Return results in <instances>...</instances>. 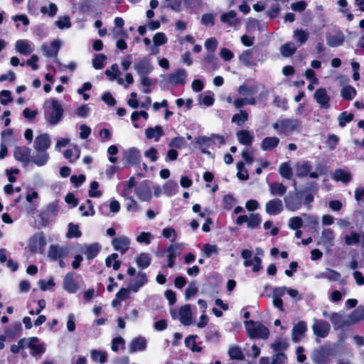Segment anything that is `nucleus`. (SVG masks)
I'll list each match as a JSON object with an SVG mask.
<instances>
[{"mask_svg": "<svg viewBox=\"0 0 364 364\" xmlns=\"http://www.w3.org/2000/svg\"><path fill=\"white\" fill-rule=\"evenodd\" d=\"M272 127L279 134L289 135L301 129V122L297 119H279Z\"/></svg>", "mask_w": 364, "mask_h": 364, "instance_id": "obj_1", "label": "nucleus"}, {"mask_svg": "<svg viewBox=\"0 0 364 364\" xmlns=\"http://www.w3.org/2000/svg\"><path fill=\"white\" fill-rule=\"evenodd\" d=\"M48 103L50 107L45 112V119L50 125L54 126L62 120L64 110L60 102L56 99L50 100Z\"/></svg>", "mask_w": 364, "mask_h": 364, "instance_id": "obj_2", "label": "nucleus"}, {"mask_svg": "<svg viewBox=\"0 0 364 364\" xmlns=\"http://www.w3.org/2000/svg\"><path fill=\"white\" fill-rule=\"evenodd\" d=\"M245 326L250 338L267 339L269 337L268 328L259 322L245 321Z\"/></svg>", "mask_w": 364, "mask_h": 364, "instance_id": "obj_3", "label": "nucleus"}, {"mask_svg": "<svg viewBox=\"0 0 364 364\" xmlns=\"http://www.w3.org/2000/svg\"><path fill=\"white\" fill-rule=\"evenodd\" d=\"M312 164L309 161L299 162L296 165V174L299 178H304L309 175L311 178H317L319 176L324 173L323 168L318 166L315 171H311Z\"/></svg>", "mask_w": 364, "mask_h": 364, "instance_id": "obj_4", "label": "nucleus"}, {"mask_svg": "<svg viewBox=\"0 0 364 364\" xmlns=\"http://www.w3.org/2000/svg\"><path fill=\"white\" fill-rule=\"evenodd\" d=\"M170 312L173 319L178 318L180 322L184 326H189L193 322V315L189 304L181 306L178 312L173 309H171Z\"/></svg>", "mask_w": 364, "mask_h": 364, "instance_id": "obj_5", "label": "nucleus"}, {"mask_svg": "<svg viewBox=\"0 0 364 364\" xmlns=\"http://www.w3.org/2000/svg\"><path fill=\"white\" fill-rule=\"evenodd\" d=\"M69 254V248L67 246L60 245H51L48 251V257L52 261L63 259Z\"/></svg>", "mask_w": 364, "mask_h": 364, "instance_id": "obj_6", "label": "nucleus"}, {"mask_svg": "<svg viewBox=\"0 0 364 364\" xmlns=\"http://www.w3.org/2000/svg\"><path fill=\"white\" fill-rule=\"evenodd\" d=\"M314 324L312 325V330L314 333L318 338H326L330 331V324L323 320L314 318Z\"/></svg>", "mask_w": 364, "mask_h": 364, "instance_id": "obj_7", "label": "nucleus"}, {"mask_svg": "<svg viewBox=\"0 0 364 364\" xmlns=\"http://www.w3.org/2000/svg\"><path fill=\"white\" fill-rule=\"evenodd\" d=\"M184 247L185 244L182 242L171 244L168 246L167 249V265L168 267H173L177 256L180 255Z\"/></svg>", "mask_w": 364, "mask_h": 364, "instance_id": "obj_8", "label": "nucleus"}, {"mask_svg": "<svg viewBox=\"0 0 364 364\" xmlns=\"http://www.w3.org/2000/svg\"><path fill=\"white\" fill-rule=\"evenodd\" d=\"M330 321L335 330H342L345 327L349 326L348 318L345 317L343 311L331 312Z\"/></svg>", "mask_w": 364, "mask_h": 364, "instance_id": "obj_9", "label": "nucleus"}, {"mask_svg": "<svg viewBox=\"0 0 364 364\" xmlns=\"http://www.w3.org/2000/svg\"><path fill=\"white\" fill-rule=\"evenodd\" d=\"M283 203L277 198L269 200L265 204V212L269 215H277L283 211Z\"/></svg>", "mask_w": 364, "mask_h": 364, "instance_id": "obj_10", "label": "nucleus"}, {"mask_svg": "<svg viewBox=\"0 0 364 364\" xmlns=\"http://www.w3.org/2000/svg\"><path fill=\"white\" fill-rule=\"evenodd\" d=\"M46 245V240L43 234L38 233L31 237L28 245L31 252H36L40 251L42 253Z\"/></svg>", "mask_w": 364, "mask_h": 364, "instance_id": "obj_11", "label": "nucleus"}, {"mask_svg": "<svg viewBox=\"0 0 364 364\" xmlns=\"http://www.w3.org/2000/svg\"><path fill=\"white\" fill-rule=\"evenodd\" d=\"M314 97L321 108L328 109L330 107V97L325 88L317 89L314 94Z\"/></svg>", "mask_w": 364, "mask_h": 364, "instance_id": "obj_12", "label": "nucleus"}, {"mask_svg": "<svg viewBox=\"0 0 364 364\" xmlns=\"http://www.w3.org/2000/svg\"><path fill=\"white\" fill-rule=\"evenodd\" d=\"M131 240L127 236H120L115 237L112 240V245L113 248L124 254L129 248Z\"/></svg>", "mask_w": 364, "mask_h": 364, "instance_id": "obj_13", "label": "nucleus"}, {"mask_svg": "<svg viewBox=\"0 0 364 364\" xmlns=\"http://www.w3.org/2000/svg\"><path fill=\"white\" fill-rule=\"evenodd\" d=\"M30 154L31 150L26 146H17L14 152L15 159L24 165L28 164L31 161V158L30 157Z\"/></svg>", "mask_w": 364, "mask_h": 364, "instance_id": "obj_14", "label": "nucleus"}, {"mask_svg": "<svg viewBox=\"0 0 364 364\" xmlns=\"http://www.w3.org/2000/svg\"><path fill=\"white\" fill-rule=\"evenodd\" d=\"M134 68L139 76L148 75L153 70L151 60L148 58H143L139 60Z\"/></svg>", "mask_w": 364, "mask_h": 364, "instance_id": "obj_15", "label": "nucleus"}, {"mask_svg": "<svg viewBox=\"0 0 364 364\" xmlns=\"http://www.w3.org/2000/svg\"><path fill=\"white\" fill-rule=\"evenodd\" d=\"M63 289L70 294L75 293L79 289V285L74 279V273L68 272L63 279Z\"/></svg>", "mask_w": 364, "mask_h": 364, "instance_id": "obj_16", "label": "nucleus"}, {"mask_svg": "<svg viewBox=\"0 0 364 364\" xmlns=\"http://www.w3.org/2000/svg\"><path fill=\"white\" fill-rule=\"evenodd\" d=\"M134 192L141 201H149L152 198L151 188L146 182L140 183Z\"/></svg>", "mask_w": 364, "mask_h": 364, "instance_id": "obj_17", "label": "nucleus"}, {"mask_svg": "<svg viewBox=\"0 0 364 364\" xmlns=\"http://www.w3.org/2000/svg\"><path fill=\"white\" fill-rule=\"evenodd\" d=\"M335 235L333 231L331 228H325L321 232L320 241L318 245H323L326 248H329L334 245Z\"/></svg>", "mask_w": 364, "mask_h": 364, "instance_id": "obj_18", "label": "nucleus"}, {"mask_svg": "<svg viewBox=\"0 0 364 364\" xmlns=\"http://www.w3.org/2000/svg\"><path fill=\"white\" fill-rule=\"evenodd\" d=\"M50 146V139L48 134H41L36 136L34 141V149L35 150H44L47 149Z\"/></svg>", "mask_w": 364, "mask_h": 364, "instance_id": "obj_19", "label": "nucleus"}, {"mask_svg": "<svg viewBox=\"0 0 364 364\" xmlns=\"http://www.w3.org/2000/svg\"><path fill=\"white\" fill-rule=\"evenodd\" d=\"M307 331L306 323L301 321L294 326L291 332V339L294 342H298Z\"/></svg>", "mask_w": 364, "mask_h": 364, "instance_id": "obj_20", "label": "nucleus"}, {"mask_svg": "<svg viewBox=\"0 0 364 364\" xmlns=\"http://www.w3.org/2000/svg\"><path fill=\"white\" fill-rule=\"evenodd\" d=\"M60 47V41L58 40L53 41L50 46L44 43L41 46V49L45 55L48 57H56Z\"/></svg>", "mask_w": 364, "mask_h": 364, "instance_id": "obj_21", "label": "nucleus"}, {"mask_svg": "<svg viewBox=\"0 0 364 364\" xmlns=\"http://www.w3.org/2000/svg\"><path fill=\"white\" fill-rule=\"evenodd\" d=\"M36 154L31 156V161L38 166H45L50 159L49 154L44 150H35Z\"/></svg>", "mask_w": 364, "mask_h": 364, "instance_id": "obj_22", "label": "nucleus"}, {"mask_svg": "<svg viewBox=\"0 0 364 364\" xmlns=\"http://www.w3.org/2000/svg\"><path fill=\"white\" fill-rule=\"evenodd\" d=\"M341 274L332 269L326 268L323 272L317 274L316 279H326L332 282H338L341 279Z\"/></svg>", "mask_w": 364, "mask_h": 364, "instance_id": "obj_23", "label": "nucleus"}, {"mask_svg": "<svg viewBox=\"0 0 364 364\" xmlns=\"http://www.w3.org/2000/svg\"><path fill=\"white\" fill-rule=\"evenodd\" d=\"M164 134V130L159 125H156L153 127H148L145 130V136L146 139H154L155 141H159Z\"/></svg>", "mask_w": 364, "mask_h": 364, "instance_id": "obj_24", "label": "nucleus"}, {"mask_svg": "<svg viewBox=\"0 0 364 364\" xmlns=\"http://www.w3.org/2000/svg\"><path fill=\"white\" fill-rule=\"evenodd\" d=\"M16 50L21 55H27L33 51L30 42L27 40H18L15 43Z\"/></svg>", "mask_w": 364, "mask_h": 364, "instance_id": "obj_25", "label": "nucleus"}, {"mask_svg": "<svg viewBox=\"0 0 364 364\" xmlns=\"http://www.w3.org/2000/svg\"><path fill=\"white\" fill-rule=\"evenodd\" d=\"M124 155L127 162L132 165H134L139 163L141 157L139 150L134 147L127 150Z\"/></svg>", "mask_w": 364, "mask_h": 364, "instance_id": "obj_26", "label": "nucleus"}, {"mask_svg": "<svg viewBox=\"0 0 364 364\" xmlns=\"http://www.w3.org/2000/svg\"><path fill=\"white\" fill-rule=\"evenodd\" d=\"M279 141L277 136H267L262 139L260 148L263 151H271L279 145Z\"/></svg>", "mask_w": 364, "mask_h": 364, "instance_id": "obj_27", "label": "nucleus"}, {"mask_svg": "<svg viewBox=\"0 0 364 364\" xmlns=\"http://www.w3.org/2000/svg\"><path fill=\"white\" fill-rule=\"evenodd\" d=\"M348 325L351 326L364 319V306H358L347 317Z\"/></svg>", "mask_w": 364, "mask_h": 364, "instance_id": "obj_28", "label": "nucleus"}, {"mask_svg": "<svg viewBox=\"0 0 364 364\" xmlns=\"http://www.w3.org/2000/svg\"><path fill=\"white\" fill-rule=\"evenodd\" d=\"M238 141L245 146H250L253 141L254 135L248 130H241L236 134Z\"/></svg>", "mask_w": 364, "mask_h": 364, "instance_id": "obj_29", "label": "nucleus"}, {"mask_svg": "<svg viewBox=\"0 0 364 364\" xmlns=\"http://www.w3.org/2000/svg\"><path fill=\"white\" fill-rule=\"evenodd\" d=\"M333 179L336 181L348 183L352 179V176L350 171L338 168L333 173Z\"/></svg>", "mask_w": 364, "mask_h": 364, "instance_id": "obj_30", "label": "nucleus"}, {"mask_svg": "<svg viewBox=\"0 0 364 364\" xmlns=\"http://www.w3.org/2000/svg\"><path fill=\"white\" fill-rule=\"evenodd\" d=\"M284 200L286 208L290 211H296L301 207V201L296 196L289 195Z\"/></svg>", "mask_w": 364, "mask_h": 364, "instance_id": "obj_31", "label": "nucleus"}, {"mask_svg": "<svg viewBox=\"0 0 364 364\" xmlns=\"http://www.w3.org/2000/svg\"><path fill=\"white\" fill-rule=\"evenodd\" d=\"M269 190L272 196H283L287 190L286 186L279 182L269 183Z\"/></svg>", "mask_w": 364, "mask_h": 364, "instance_id": "obj_32", "label": "nucleus"}, {"mask_svg": "<svg viewBox=\"0 0 364 364\" xmlns=\"http://www.w3.org/2000/svg\"><path fill=\"white\" fill-rule=\"evenodd\" d=\"M146 348V341L144 338H136L129 344V352L143 351Z\"/></svg>", "mask_w": 364, "mask_h": 364, "instance_id": "obj_33", "label": "nucleus"}, {"mask_svg": "<svg viewBox=\"0 0 364 364\" xmlns=\"http://www.w3.org/2000/svg\"><path fill=\"white\" fill-rule=\"evenodd\" d=\"M186 71L178 69L169 76V82L172 85L184 84L186 82Z\"/></svg>", "mask_w": 364, "mask_h": 364, "instance_id": "obj_34", "label": "nucleus"}, {"mask_svg": "<svg viewBox=\"0 0 364 364\" xmlns=\"http://www.w3.org/2000/svg\"><path fill=\"white\" fill-rule=\"evenodd\" d=\"M345 36L341 32L336 33L334 35H329L326 38V42L328 46L334 48L343 44Z\"/></svg>", "mask_w": 364, "mask_h": 364, "instance_id": "obj_35", "label": "nucleus"}, {"mask_svg": "<svg viewBox=\"0 0 364 364\" xmlns=\"http://www.w3.org/2000/svg\"><path fill=\"white\" fill-rule=\"evenodd\" d=\"M100 249L101 247L97 243L85 245L83 252L87 259H92L98 255Z\"/></svg>", "mask_w": 364, "mask_h": 364, "instance_id": "obj_36", "label": "nucleus"}, {"mask_svg": "<svg viewBox=\"0 0 364 364\" xmlns=\"http://www.w3.org/2000/svg\"><path fill=\"white\" fill-rule=\"evenodd\" d=\"M122 196L125 199L130 200V203L127 204L126 206L127 211L136 212L139 210V206L136 200L131 196V193L128 192V191H124L123 193H122Z\"/></svg>", "mask_w": 364, "mask_h": 364, "instance_id": "obj_37", "label": "nucleus"}, {"mask_svg": "<svg viewBox=\"0 0 364 364\" xmlns=\"http://www.w3.org/2000/svg\"><path fill=\"white\" fill-rule=\"evenodd\" d=\"M147 282L148 279L146 277V274L145 273L140 272L137 274V279L134 284L130 287V290L136 293L139 291V289Z\"/></svg>", "mask_w": 364, "mask_h": 364, "instance_id": "obj_38", "label": "nucleus"}, {"mask_svg": "<svg viewBox=\"0 0 364 364\" xmlns=\"http://www.w3.org/2000/svg\"><path fill=\"white\" fill-rule=\"evenodd\" d=\"M296 50V47L292 42H288L283 44L280 47V52L284 57H289L292 55Z\"/></svg>", "mask_w": 364, "mask_h": 364, "instance_id": "obj_39", "label": "nucleus"}, {"mask_svg": "<svg viewBox=\"0 0 364 364\" xmlns=\"http://www.w3.org/2000/svg\"><path fill=\"white\" fill-rule=\"evenodd\" d=\"M309 36V33L303 29H296L294 31L293 37L299 43L300 45L304 44L308 40Z\"/></svg>", "mask_w": 364, "mask_h": 364, "instance_id": "obj_40", "label": "nucleus"}, {"mask_svg": "<svg viewBox=\"0 0 364 364\" xmlns=\"http://www.w3.org/2000/svg\"><path fill=\"white\" fill-rule=\"evenodd\" d=\"M252 50H245L239 56L240 61L247 67L256 65V63L251 60Z\"/></svg>", "mask_w": 364, "mask_h": 364, "instance_id": "obj_41", "label": "nucleus"}, {"mask_svg": "<svg viewBox=\"0 0 364 364\" xmlns=\"http://www.w3.org/2000/svg\"><path fill=\"white\" fill-rule=\"evenodd\" d=\"M136 263L141 269L148 267L151 262L150 257L148 254L141 253L136 257Z\"/></svg>", "mask_w": 364, "mask_h": 364, "instance_id": "obj_42", "label": "nucleus"}, {"mask_svg": "<svg viewBox=\"0 0 364 364\" xmlns=\"http://www.w3.org/2000/svg\"><path fill=\"white\" fill-rule=\"evenodd\" d=\"M248 119V114L245 110H240L239 113L234 114L232 117V122L237 126H242Z\"/></svg>", "mask_w": 364, "mask_h": 364, "instance_id": "obj_43", "label": "nucleus"}, {"mask_svg": "<svg viewBox=\"0 0 364 364\" xmlns=\"http://www.w3.org/2000/svg\"><path fill=\"white\" fill-rule=\"evenodd\" d=\"M279 173L282 177L290 179L292 176V170L289 162H284L279 167Z\"/></svg>", "mask_w": 364, "mask_h": 364, "instance_id": "obj_44", "label": "nucleus"}, {"mask_svg": "<svg viewBox=\"0 0 364 364\" xmlns=\"http://www.w3.org/2000/svg\"><path fill=\"white\" fill-rule=\"evenodd\" d=\"M356 93L355 89L350 85L344 87L341 91L342 97L347 100H352L355 97Z\"/></svg>", "mask_w": 364, "mask_h": 364, "instance_id": "obj_45", "label": "nucleus"}, {"mask_svg": "<svg viewBox=\"0 0 364 364\" xmlns=\"http://www.w3.org/2000/svg\"><path fill=\"white\" fill-rule=\"evenodd\" d=\"M80 154V151L78 148L75 147L73 149H67L64 151V157L70 162L73 163L77 161Z\"/></svg>", "mask_w": 364, "mask_h": 364, "instance_id": "obj_46", "label": "nucleus"}, {"mask_svg": "<svg viewBox=\"0 0 364 364\" xmlns=\"http://www.w3.org/2000/svg\"><path fill=\"white\" fill-rule=\"evenodd\" d=\"M261 218L258 213H252L248 216L247 227L250 229H255L259 226Z\"/></svg>", "mask_w": 364, "mask_h": 364, "instance_id": "obj_47", "label": "nucleus"}, {"mask_svg": "<svg viewBox=\"0 0 364 364\" xmlns=\"http://www.w3.org/2000/svg\"><path fill=\"white\" fill-rule=\"evenodd\" d=\"M90 355L91 358L95 362H99L101 364L107 362V354L103 351L92 350L90 352Z\"/></svg>", "mask_w": 364, "mask_h": 364, "instance_id": "obj_48", "label": "nucleus"}, {"mask_svg": "<svg viewBox=\"0 0 364 364\" xmlns=\"http://www.w3.org/2000/svg\"><path fill=\"white\" fill-rule=\"evenodd\" d=\"M118 255L117 253H112L111 255L107 257L105 259V264L107 267H112L114 270L119 269L120 267V262L117 260Z\"/></svg>", "mask_w": 364, "mask_h": 364, "instance_id": "obj_49", "label": "nucleus"}, {"mask_svg": "<svg viewBox=\"0 0 364 364\" xmlns=\"http://www.w3.org/2000/svg\"><path fill=\"white\" fill-rule=\"evenodd\" d=\"M256 103V100L255 97L251 98H237L234 102L233 105L235 108L239 109L245 105H253Z\"/></svg>", "mask_w": 364, "mask_h": 364, "instance_id": "obj_50", "label": "nucleus"}, {"mask_svg": "<svg viewBox=\"0 0 364 364\" xmlns=\"http://www.w3.org/2000/svg\"><path fill=\"white\" fill-rule=\"evenodd\" d=\"M106 75L110 80H114L119 78L121 73L119 70L117 64H113L109 69L105 70Z\"/></svg>", "mask_w": 364, "mask_h": 364, "instance_id": "obj_51", "label": "nucleus"}, {"mask_svg": "<svg viewBox=\"0 0 364 364\" xmlns=\"http://www.w3.org/2000/svg\"><path fill=\"white\" fill-rule=\"evenodd\" d=\"M228 355L231 359L242 360L244 358L241 348L236 346H232L229 348Z\"/></svg>", "mask_w": 364, "mask_h": 364, "instance_id": "obj_52", "label": "nucleus"}, {"mask_svg": "<svg viewBox=\"0 0 364 364\" xmlns=\"http://www.w3.org/2000/svg\"><path fill=\"white\" fill-rule=\"evenodd\" d=\"M360 240V235L355 232L351 231L349 235L345 236V242L347 245H358Z\"/></svg>", "mask_w": 364, "mask_h": 364, "instance_id": "obj_53", "label": "nucleus"}, {"mask_svg": "<svg viewBox=\"0 0 364 364\" xmlns=\"http://www.w3.org/2000/svg\"><path fill=\"white\" fill-rule=\"evenodd\" d=\"M55 25L59 29L69 28L71 27V22L70 17L68 16H59L58 20L55 22Z\"/></svg>", "mask_w": 364, "mask_h": 364, "instance_id": "obj_54", "label": "nucleus"}, {"mask_svg": "<svg viewBox=\"0 0 364 364\" xmlns=\"http://www.w3.org/2000/svg\"><path fill=\"white\" fill-rule=\"evenodd\" d=\"M107 57L104 54H97L92 60V65L97 70L104 68Z\"/></svg>", "mask_w": 364, "mask_h": 364, "instance_id": "obj_55", "label": "nucleus"}, {"mask_svg": "<svg viewBox=\"0 0 364 364\" xmlns=\"http://www.w3.org/2000/svg\"><path fill=\"white\" fill-rule=\"evenodd\" d=\"M168 146L176 149H182L186 146V141L183 136L173 138L168 143Z\"/></svg>", "mask_w": 364, "mask_h": 364, "instance_id": "obj_56", "label": "nucleus"}, {"mask_svg": "<svg viewBox=\"0 0 364 364\" xmlns=\"http://www.w3.org/2000/svg\"><path fill=\"white\" fill-rule=\"evenodd\" d=\"M167 41L166 36L162 32L156 33L153 37L154 46L156 47L164 45Z\"/></svg>", "mask_w": 364, "mask_h": 364, "instance_id": "obj_57", "label": "nucleus"}, {"mask_svg": "<svg viewBox=\"0 0 364 364\" xmlns=\"http://www.w3.org/2000/svg\"><path fill=\"white\" fill-rule=\"evenodd\" d=\"M203 252L207 257H210L213 255H218L219 249L215 245L205 244L203 246Z\"/></svg>", "mask_w": 364, "mask_h": 364, "instance_id": "obj_58", "label": "nucleus"}, {"mask_svg": "<svg viewBox=\"0 0 364 364\" xmlns=\"http://www.w3.org/2000/svg\"><path fill=\"white\" fill-rule=\"evenodd\" d=\"M236 12L235 11H230L227 13H224L220 16V20L223 23L232 25L236 18Z\"/></svg>", "mask_w": 364, "mask_h": 364, "instance_id": "obj_59", "label": "nucleus"}, {"mask_svg": "<svg viewBox=\"0 0 364 364\" xmlns=\"http://www.w3.org/2000/svg\"><path fill=\"white\" fill-rule=\"evenodd\" d=\"M41 12L43 14H48L50 17H53L58 12V6L55 4L50 3L48 7H41Z\"/></svg>", "mask_w": 364, "mask_h": 364, "instance_id": "obj_60", "label": "nucleus"}, {"mask_svg": "<svg viewBox=\"0 0 364 364\" xmlns=\"http://www.w3.org/2000/svg\"><path fill=\"white\" fill-rule=\"evenodd\" d=\"M134 82V78L130 73H127L124 75V78L119 77L117 79V83L120 85L124 86L125 88H128Z\"/></svg>", "mask_w": 364, "mask_h": 364, "instance_id": "obj_61", "label": "nucleus"}, {"mask_svg": "<svg viewBox=\"0 0 364 364\" xmlns=\"http://www.w3.org/2000/svg\"><path fill=\"white\" fill-rule=\"evenodd\" d=\"M161 235L166 239H170L172 242L177 238V233L173 228H164Z\"/></svg>", "mask_w": 364, "mask_h": 364, "instance_id": "obj_62", "label": "nucleus"}, {"mask_svg": "<svg viewBox=\"0 0 364 364\" xmlns=\"http://www.w3.org/2000/svg\"><path fill=\"white\" fill-rule=\"evenodd\" d=\"M196 142L198 145L200 146H210L213 143V135L211 134L210 136H200L196 138Z\"/></svg>", "mask_w": 364, "mask_h": 364, "instance_id": "obj_63", "label": "nucleus"}, {"mask_svg": "<svg viewBox=\"0 0 364 364\" xmlns=\"http://www.w3.org/2000/svg\"><path fill=\"white\" fill-rule=\"evenodd\" d=\"M81 232L79 230V228L77 225H75L73 223H69L68 225V231L67 233V237L69 238L72 237H80L81 236Z\"/></svg>", "mask_w": 364, "mask_h": 364, "instance_id": "obj_64", "label": "nucleus"}]
</instances>
